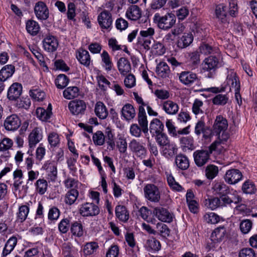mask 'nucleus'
<instances>
[{"mask_svg": "<svg viewBox=\"0 0 257 257\" xmlns=\"http://www.w3.org/2000/svg\"><path fill=\"white\" fill-rule=\"evenodd\" d=\"M138 122L142 132L144 133L148 132V122L146 113H139Z\"/></svg>", "mask_w": 257, "mask_h": 257, "instance_id": "a18cd8bd", "label": "nucleus"}, {"mask_svg": "<svg viewBox=\"0 0 257 257\" xmlns=\"http://www.w3.org/2000/svg\"><path fill=\"white\" fill-rule=\"evenodd\" d=\"M205 176L207 179L212 180L214 178L218 173V168L214 165H208L205 170Z\"/></svg>", "mask_w": 257, "mask_h": 257, "instance_id": "37998d69", "label": "nucleus"}, {"mask_svg": "<svg viewBox=\"0 0 257 257\" xmlns=\"http://www.w3.org/2000/svg\"><path fill=\"white\" fill-rule=\"evenodd\" d=\"M192 35L190 34H184L178 41V46L181 48L188 46L193 41Z\"/></svg>", "mask_w": 257, "mask_h": 257, "instance_id": "79ce46f5", "label": "nucleus"}, {"mask_svg": "<svg viewBox=\"0 0 257 257\" xmlns=\"http://www.w3.org/2000/svg\"><path fill=\"white\" fill-rule=\"evenodd\" d=\"M152 51L155 55L160 56L165 53L166 49L162 43L156 42L152 46Z\"/></svg>", "mask_w": 257, "mask_h": 257, "instance_id": "052dcab7", "label": "nucleus"}, {"mask_svg": "<svg viewBox=\"0 0 257 257\" xmlns=\"http://www.w3.org/2000/svg\"><path fill=\"white\" fill-rule=\"evenodd\" d=\"M226 229L223 226H219L215 228L212 233L210 239L213 244L221 241L224 237L226 234ZM214 247V244H212L210 247Z\"/></svg>", "mask_w": 257, "mask_h": 257, "instance_id": "6ab92c4d", "label": "nucleus"}, {"mask_svg": "<svg viewBox=\"0 0 257 257\" xmlns=\"http://www.w3.org/2000/svg\"><path fill=\"white\" fill-rule=\"evenodd\" d=\"M79 211L81 216L89 217L98 215L100 210L99 207L94 203L86 202L81 205Z\"/></svg>", "mask_w": 257, "mask_h": 257, "instance_id": "20e7f679", "label": "nucleus"}, {"mask_svg": "<svg viewBox=\"0 0 257 257\" xmlns=\"http://www.w3.org/2000/svg\"><path fill=\"white\" fill-rule=\"evenodd\" d=\"M70 220L69 219L64 218L59 222L58 224V229L62 233H66L70 227Z\"/></svg>", "mask_w": 257, "mask_h": 257, "instance_id": "e2e57ef3", "label": "nucleus"}, {"mask_svg": "<svg viewBox=\"0 0 257 257\" xmlns=\"http://www.w3.org/2000/svg\"><path fill=\"white\" fill-rule=\"evenodd\" d=\"M146 246L148 251H158L161 248V244L156 238H152L147 240Z\"/></svg>", "mask_w": 257, "mask_h": 257, "instance_id": "c03bdc74", "label": "nucleus"}, {"mask_svg": "<svg viewBox=\"0 0 257 257\" xmlns=\"http://www.w3.org/2000/svg\"><path fill=\"white\" fill-rule=\"evenodd\" d=\"M228 99V98L226 95L219 94L213 98L212 101L216 105H224L227 103Z\"/></svg>", "mask_w": 257, "mask_h": 257, "instance_id": "774afa93", "label": "nucleus"}, {"mask_svg": "<svg viewBox=\"0 0 257 257\" xmlns=\"http://www.w3.org/2000/svg\"><path fill=\"white\" fill-rule=\"evenodd\" d=\"M164 154L169 157H173L177 153L178 149L176 146L173 144H170L169 142L167 145H164Z\"/></svg>", "mask_w": 257, "mask_h": 257, "instance_id": "3c124183", "label": "nucleus"}, {"mask_svg": "<svg viewBox=\"0 0 257 257\" xmlns=\"http://www.w3.org/2000/svg\"><path fill=\"white\" fill-rule=\"evenodd\" d=\"M35 185L37 192L40 194L43 195L47 190L48 183L46 180L44 179H39L36 181Z\"/></svg>", "mask_w": 257, "mask_h": 257, "instance_id": "09e8293b", "label": "nucleus"}, {"mask_svg": "<svg viewBox=\"0 0 257 257\" xmlns=\"http://www.w3.org/2000/svg\"><path fill=\"white\" fill-rule=\"evenodd\" d=\"M29 212V208L27 205H22L19 207L18 218L21 222L26 220Z\"/></svg>", "mask_w": 257, "mask_h": 257, "instance_id": "680f3d73", "label": "nucleus"}, {"mask_svg": "<svg viewBox=\"0 0 257 257\" xmlns=\"http://www.w3.org/2000/svg\"><path fill=\"white\" fill-rule=\"evenodd\" d=\"M218 64V60L215 56H210L206 58L203 63V69L204 71H214Z\"/></svg>", "mask_w": 257, "mask_h": 257, "instance_id": "4be33fe9", "label": "nucleus"}, {"mask_svg": "<svg viewBox=\"0 0 257 257\" xmlns=\"http://www.w3.org/2000/svg\"><path fill=\"white\" fill-rule=\"evenodd\" d=\"M4 125L7 130L14 131L20 127L21 120L17 115L12 114L6 118Z\"/></svg>", "mask_w": 257, "mask_h": 257, "instance_id": "9b49d317", "label": "nucleus"}, {"mask_svg": "<svg viewBox=\"0 0 257 257\" xmlns=\"http://www.w3.org/2000/svg\"><path fill=\"white\" fill-rule=\"evenodd\" d=\"M242 190L246 194H254L256 188L254 184L250 181H246L242 186Z\"/></svg>", "mask_w": 257, "mask_h": 257, "instance_id": "8fccbe9b", "label": "nucleus"}, {"mask_svg": "<svg viewBox=\"0 0 257 257\" xmlns=\"http://www.w3.org/2000/svg\"><path fill=\"white\" fill-rule=\"evenodd\" d=\"M220 199L222 204V207L226 206L227 205H231V203L236 204L241 200V198L238 196H235L233 194L229 195V194H226L220 196Z\"/></svg>", "mask_w": 257, "mask_h": 257, "instance_id": "bb28decb", "label": "nucleus"}, {"mask_svg": "<svg viewBox=\"0 0 257 257\" xmlns=\"http://www.w3.org/2000/svg\"><path fill=\"white\" fill-rule=\"evenodd\" d=\"M34 12L36 17L40 20H47L49 17V10L46 4L43 2H39L35 5Z\"/></svg>", "mask_w": 257, "mask_h": 257, "instance_id": "1a4fd4ad", "label": "nucleus"}, {"mask_svg": "<svg viewBox=\"0 0 257 257\" xmlns=\"http://www.w3.org/2000/svg\"><path fill=\"white\" fill-rule=\"evenodd\" d=\"M43 47L48 52H55L58 47V40L53 36H47L43 40Z\"/></svg>", "mask_w": 257, "mask_h": 257, "instance_id": "6e6552de", "label": "nucleus"}, {"mask_svg": "<svg viewBox=\"0 0 257 257\" xmlns=\"http://www.w3.org/2000/svg\"><path fill=\"white\" fill-rule=\"evenodd\" d=\"M215 14L218 21L222 24L229 23L228 17L227 15L226 8L223 4H219L216 7Z\"/></svg>", "mask_w": 257, "mask_h": 257, "instance_id": "f3484780", "label": "nucleus"}, {"mask_svg": "<svg viewBox=\"0 0 257 257\" xmlns=\"http://www.w3.org/2000/svg\"><path fill=\"white\" fill-rule=\"evenodd\" d=\"M208 207L211 210H214L218 207H222V203L220 198L211 197L208 199Z\"/></svg>", "mask_w": 257, "mask_h": 257, "instance_id": "69168bd1", "label": "nucleus"}, {"mask_svg": "<svg viewBox=\"0 0 257 257\" xmlns=\"http://www.w3.org/2000/svg\"><path fill=\"white\" fill-rule=\"evenodd\" d=\"M167 0H151L150 4L151 11H156L163 8L166 5Z\"/></svg>", "mask_w": 257, "mask_h": 257, "instance_id": "5fc2aeb1", "label": "nucleus"}, {"mask_svg": "<svg viewBox=\"0 0 257 257\" xmlns=\"http://www.w3.org/2000/svg\"><path fill=\"white\" fill-rule=\"evenodd\" d=\"M13 141L8 138H5L0 142V151L4 152L9 150L13 146Z\"/></svg>", "mask_w": 257, "mask_h": 257, "instance_id": "0e129e2a", "label": "nucleus"}, {"mask_svg": "<svg viewBox=\"0 0 257 257\" xmlns=\"http://www.w3.org/2000/svg\"><path fill=\"white\" fill-rule=\"evenodd\" d=\"M213 191L217 194L222 196L226 194H229V187L223 182H216L213 186Z\"/></svg>", "mask_w": 257, "mask_h": 257, "instance_id": "c756f323", "label": "nucleus"}, {"mask_svg": "<svg viewBox=\"0 0 257 257\" xmlns=\"http://www.w3.org/2000/svg\"><path fill=\"white\" fill-rule=\"evenodd\" d=\"M154 215L162 222H171L173 217L172 214L166 208L162 207H157L153 210Z\"/></svg>", "mask_w": 257, "mask_h": 257, "instance_id": "423d86ee", "label": "nucleus"}, {"mask_svg": "<svg viewBox=\"0 0 257 257\" xmlns=\"http://www.w3.org/2000/svg\"><path fill=\"white\" fill-rule=\"evenodd\" d=\"M15 71V67L13 65H7L0 70V80L6 81L11 77Z\"/></svg>", "mask_w": 257, "mask_h": 257, "instance_id": "cd10ccee", "label": "nucleus"}, {"mask_svg": "<svg viewBox=\"0 0 257 257\" xmlns=\"http://www.w3.org/2000/svg\"><path fill=\"white\" fill-rule=\"evenodd\" d=\"M195 164L199 167L205 165L209 159V153L207 150H197L193 153Z\"/></svg>", "mask_w": 257, "mask_h": 257, "instance_id": "f8f14e48", "label": "nucleus"}, {"mask_svg": "<svg viewBox=\"0 0 257 257\" xmlns=\"http://www.w3.org/2000/svg\"><path fill=\"white\" fill-rule=\"evenodd\" d=\"M145 197L149 201L158 202L160 199V193L158 188L153 184H148L144 188Z\"/></svg>", "mask_w": 257, "mask_h": 257, "instance_id": "7ed1b4c3", "label": "nucleus"}, {"mask_svg": "<svg viewBox=\"0 0 257 257\" xmlns=\"http://www.w3.org/2000/svg\"><path fill=\"white\" fill-rule=\"evenodd\" d=\"M97 21L102 29L106 30L110 29L112 23L111 13L106 10H103L98 16Z\"/></svg>", "mask_w": 257, "mask_h": 257, "instance_id": "39448f33", "label": "nucleus"}, {"mask_svg": "<svg viewBox=\"0 0 257 257\" xmlns=\"http://www.w3.org/2000/svg\"><path fill=\"white\" fill-rule=\"evenodd\" d=\"M86 104L82 100L75 99L70 101L68 107L71 112H82L86 108Z\"/></svg>", "mask_w": 257, "mask_h": 257, "instance_id": "412c9836", "label": "nucleus"}, {"mask_svg": "<svg viewBox=\"0 0 257 257\" xmlns=\"http://www.w3.org/2000/svg\"><path fill=\"white\" fill-rule=\"evenodd\" d=\"M70 231L72 234L77 237H81L83 235L84 230L82 224L80 221H74L71 224Z\"/></svg>", "mask_w": 257, "mask_h": 257, "instance_id": "e433bc0d", "label": "nucleus"}, {"mask_svg": "<svg viewBox=\"0 0 257 257\" xmlns=\"http://www.w3.org/2000/svg\"><path fill=\"white\" fill-rule=\"evenodd\" d=\"M102 60V66L106 71H110L113 67V63L109 55L105 50L103 51L100 54Z\"/></svg>", "mask_w": 257, "mask_h": 257, "instance_id": "473e14b6", "label": "nucleus"}, {"mask_svg": "<svg viewBox=\"0 0 257 257\" xmlns=\"http://www.w3.org/2000/svg\"><path fill=\"white\" fill-rule=\"evenodd\" d=\"M48 141L51 147H56L60 144L59 136L55 132L49 134Z\"/></svg>", "mask_w": 257, "mask_h": 257, "instance_id": "4d7b16f0", "label": "nucleus"}, {"mask_svg": "<svg viewBox=\"0 0 257 257\" xmlns=\"http://www.w3.org/2000/svg\"><path fill=\"white\" fill-rule=\"evenodd\" d=\"M125 16L132 21H140L142 18V11L138 6L132 5L127 8Z\"/></svg>", "mask_w": 257, "mask_h": 257, "instance_id": "dca6fc26", "label": "nucleus"}, {"mask_svg": "<svg viewBox=\"0 0 257 257\" xmlns=\"http://www.w3.org/2000/svg\"><path fill=\"white\" fill-rule=\"evenodd\" d=\"M156 73L160 78H167L171 74V70L167 63L163 61L157 64Z\"/></svg>", "mask_w": 257, "mask_h": 257, "instance_id": "aec40b11", "label": "nucleus"}, {"mask_svg": "<svg viewBox=\"0 0 257 257\" xmlns=\"http://www.w3.org/2000/svg\"><path fill=\"white\" fill-rule=\"evenodd\" d=\"M17 243V238L13 236L10 237L5 244V247L3 251V255L5 256L10 253L14 249Z\"/></svg>", "mask_w": 257, "mask_h": 257, "instance_id": "4c0bfd02", "label": "nucleus"}, {"mask_svg": "<svg viewBox=\"0 0 257 257\" xmlns=\"http://www.w3.org/2000/svg\"><path fill=\"white\" fill-rule=\"evenodd\" d=\"M29 94L32 99L37 101H43L46 96L45 92L39 89L31 90Z\"/></svg>", "mask_w": 257, "mask_h": 257, "instance_id": "a19ab883", "label": "nucleus"}, {"mask_svg": "<svg viewBox=\"0 0 257 257\" xmlns=\"http://www.w3.org/2000/svg\"><path fill=\"white\" fill-rule=\"evenodd\" d=\"M204 219L207 223L215 224L219 221L220 217L215 213L210 212L204 215Z\"/></svg>", "mask_w": 257, "mask_h": 257, "instance_id": "13d9d810", "label": "nucleus"}, {"mask_svg": "<svg viewBox=\"0 0 257 257\" xmlns=\"http://www.w3.org/2000/svg\"><path fill=\"white\" fill-rule=\"evenodd\" d=\"M228 126L226 119L221 116H217L213 125V129L216 135H219L222 131H225Z\"/></svg>", "mask_w": 257, "mask_h": 257, "instance_id": "393cba45", "label": "nucleus"}, {"mask_svg": "<svg viewBox=\"0 0 257 257\" xmlns=\"http://www.w3.org/2000/svg\"><path fill=\"white\" fill-rule=\"evenodd\" d=\"M163 128L164 124L159 119L155 118L151 121L149 130L153 137L163 132Z\"/></svg>", "mask_w": 257, "mask_h": 257, "instance_id": "a878e982", "label": "nucleus"}, {"mask_svg": "<svg viewBox=\"0 0 257 257\" xmlns=\"http://www.w3.org/2000/svg\"><path fill=\"white\" fill-rule=\"evenodd\" d=\"M23 90L22 85L18 82L13 83L9 87L7 97L9 100H15L19 98Z\"/></svg>", "mask_w": 257, "mask_h": 257, "instance_id": "ddd939ff", "label": "nucleus"}, {"mask_svg": "<svg viewBox=\"0 0 257 257\" xmlns=\"http://www.w3.org/2000/svg\"><path fill=\"white\" fill-rule=\"evenodd\" d=\"M242 175L238 169H230L226 171L224 180L226 182L230 184H235L241 180Z\"/></svg>", "mask_w": 257, "mask_h": 257, "instance_id": "0eeeda50", "label": "nucleus"}, {"mask_svg": "<svg viewBox=\"0 0 257 257\" xmlns=\"http://www.w3.org/2000/svg\"><path fill=\"white\" fill-rule=\"evenodd\" d=\"M227 83L230 86V90L238 91L240 90V82L235 73L232 72L227 77Z\"/></svg>", "mask_w": 257, "mask_h": 257, "instance_id": "c85d7f7f", "label": "nucleus"}, {"mask_svg": "<svg viewBox=\"0 0 257 257\" xmlns=\"http://www.w3.org/2000/svg\"><path fill=\"white\" fill-rule=\"evenodd\" d=\"M79 89L76 86H70L63 91L64 97L68 99H73L79 95Z\"/></svg>", "mask_w": 257, "mask_h": 257, "instance_id": "58836bf2", "label": "nucleus"}, {"mask_svg": "<svg viewBox=\"0 0 257 257\" xmlns=\"http://www.w3.org/2000/svg\"><path fill=\"white\" fill-rule=\"evenodd\" d=\"M98 247L95 242L87 243L84 246L83 252L85 255H90L93 253Z\"/></svg>", "mask_w": 257, "mask_h": 257, "instance_id": "864d4df0", "label": "nucleus"}, {"mask_svg": "<svg viewBox=\"0 0 257 257\" xmlns=\"http://www.w3.org/2000/svg\"><path fill=\"white\" fill-rule=\"evenodd\" d=\"M97 80L99 87L103 91L107 89V87L111 86L110 82L103 75H99L97 77Z\"/></svg>", "mask_w": 257, "mask_h": 257, "instance_id": "bf43d9fd", "label": "nucleus"}, {"mask_svg": "<svg viewBox=\"0 0 257 257\" xmlns=\"http://www.w3.org/2000/svg\"><path fill=\"white\" fill-rule=\"evenodd\" d=\"M221 133V135H220V134L217 135L218 136V140L215 141L209 147L211 152L213 151H215L217 146L220 144H223L229 138V135L227 133L225 132V131H222Z\"/></svg>", "mask_w": 257, "mask_h": 257, "instance_id": "f704fd0d", "label": "nucleus"}, {"mask_svg": "<svg viewBox=\"0 0 257 257\" xmlns=\"http://www.w3.org/2000/svg\"><path fill=\"white\" fill-rule=\"evenodd\" d=\"M197 75L190 71H182L179 74V80L181 83L186 85H191L193 84Z\"/></svg>", "mask_w": 257, "mask_h": 257, "instance_id": "5701e85b", "label": "nucleus"}, {"mask_svg": "<svg viewBox=\"0 0 257 257\" xmlns=\"http://www.w3.org/2000/svg\"><path fill=\"white\" fill-rule=\"evenodd\" d=\"M79 192L75 188L71 189L65 194L64 202L66 204L71 205L73 204L78 198Z\"/></svg>", "mask_w": 257, "mask_h": 257, "instance_id": "72a5a7b5", "label": "nucleus"}, {"mask_svg": "<svg viewBox=\"0 0 257 257\" xmlns=\"http://www.w3.org/2000/svg\"><path fill=\"white\" fill-rule=\"evenodd\" d=\"M229 7V15L232 17H235L238 14L237 0H228Z\"/></svg>", "mask_w": 257, "mask_h": 257, "instance_id": "338daca9", "label": "nucleus"}, {"mask_svg": "<svg viewBox=\"0 0 257 257\" xmlns=\"http://www.w3.org/2000/svg\"><path fill=\"white\" fill-rule=\"evenodd\" d=\"M92 139L95 145L101 146L104 143L105 136L101 131H98L93 134Z\"/></svg>", "mask_w": 257, "mask_h": 257, "instance_id": "6e6d98bb", "label": "nucleus"}, {"mask_svg": "<svg viewBox=\"0 0 257 257\" xmlns=\"http://www.w3.org/2000/svg\"><path fill=\"white\" fill-rule=\"evenodd\" d=\"M26 29L27 32L31 35L36 36L40 31V27L38 22L30 20L26 22Z\"/></svg>", "mask_w": 257, "mask_h": 257, "instance_id": "7c9ffc66", "label": "nucleus"}, {"mask_svg": "<svg viewBox=\"0 0 257 257\" xmlns=\"http://www.w3.org/2000/svg\"><path fill=\"white\" fill-rule=\"evenodd\" d=\"M69 82V79L64 74L59 75L55 79V84L58 88L63 89L65 87Z\"/></svg>", "mask_w": 257, "mask_h": 257, "instance_id": "de8ad7c7", "label": "nucleus"}, {"mask_svg": "<svg viewBox=\"0 0 257 257\" xmlns=\"http://www.w3.org/2000/svg\"><path fill=\"white\" fill-rule=\"evenodd\" d=\"M117 65L118 71L122 75H127L131 72L130 62L125 58H120L117 62Z\"/></svg>", "mask_w": 257, "mask_h": 257, "instance_id": "b1692460", "label": "nucleus"}, {"mask_svg": "<svg viewBox=\"0 0 257 257\" xmlns=\"http://www.w3.org/2000/svg\"><path fill=\"white\" fill-rule=\"evenodd\" d=\"M180 147L184 151L195 149L194 140L191 136H181L179 139Z\"/></svg>", "mask_w": 257, "mask_h": 257, "instance_id": "a211bd4d", "label": "nucleus"}, {"mask_svg": "<svg viewBox=\"0 0 257 257\" xmlns=\"http://www.w3.org/2000/svg\"><path fill=\"white\" fill-rule=\"evenodd\" d=\"M129 148L135 155L141 158H144L147 153V150L142 144L136 140H133L129 144Z\"/></svg>", "mask_w": 257, "mask_h": 257, "instance_id": "9d476101", "label": "nucleus"}, {"mask_svg": "<svg viewBox=\"0 0 257 257\" xmlns=\"http://www.w3.org/2000/svg\"><path fill=\"white\" fill-rule=\"evenodd\" d=\"M43 138L42 129L40 127H35L30 134L28 140L29 145L30 148H34L36 144L39 143Z\"/></svg>", "mask_w": 257, "mask_h": 257, "instance_id": "4468645a", "label": "nucleus"}, {"mask_svg": "<svg viewBox=\"0 0 257 257\" xmlns=\"http://www.w3.org/2000/svg\"><path fill=\"white\" fill-rule=\"evenodd\" d=\"M195 134L198 137L202 134V140L206 142H210L213 136L216 135L214 129L206 126L204 121H198L195 127Z\"/></svg>", "mask_w": 257, "mask_h": 257, "instance_id": "f03ea898", "label": "nucleus"}, {"mask_svg": "<svg viewBox=\"0 0 257 257\" xmlns=\"http://www.w3.org/2000/svg\"><path fill=\"white\" fill-rule=\"evenodd\" d=\"M175 163L177 166L182 170H185L189 167V162L188 158L182 154H179L176 156Z\"/></svg>", "mask_w": 257, "mask_h": 257, "instance_id": "c9c22d12", "label": "nucleus"}, {"mask_svg": "<svg viewBox=\"0 0 257 257\" xmlns=\"http://www.w3.org/2000/svg\"><path fill=\"white\" fill-rule=\"evenodd\" d=\"M76 57L79 62L85 67H89L92 63L89 52L83 48L76 51Z\"/></svg>", "mask_w": 257, "mask_h": 257, "instance_id": "2eb2a0df", "label": "nucleus"}, {"mask_svg": "<svg viewBox=\"0 0 257 257\" xmlns=\"http://www.w3.org/2000/svg\"><path fill=\"white\" fill-rule=\"evenodd\" d=\"M176 16L171 13H168L164 16H161L159 13H156L153 17V21L158 27L164 30L171 28L176 23Z\"/></svg>", "mask_w": 257, "mask_h": 257, "instance_id": "f257e3e1", "label": "nucleus"}, {"mask_svg": "<svg viewBox=\"0 0 257 257\" xmlns=\"http://www.w3.org/2000/svg\"><path fill=\"white\" fill-rule=\"evenodd\" d=\"M115 214L117 218L121 221L126 222L129 218V213L124 206L117 205L115 207Z\"/></svg>", "mask_w": 257, "mask_h": 257, "instance_id": "2f4dec72", "label": "nucleus"}, {"mask_svg": "<svg viewBox=\"0 0 257 257\" xmlns=\"http://www.w3.org/2000/svg\"><path fill=\"white\" fill-rule=\"evenodd\" d=\"M163 108L166 112H177L179 106L175 102L171 100H168L164 103Z\"/></svg>", "mask_w": 257, "mask_h": 257, "instance_id": "49530a36", "label": "nucleus"}, {"mask_svg": "<svg viewBox=\"0 0 257 257\" xmlns=\"http://www.w3.org/2000/svg\"><path fill=\"white\" fill-rule=\"evenodd\" d=\"M193 84H195L194 87H196L198 88L195 89V91L201 92V91H208L211 92L213 93H217L219 91V88L217 87H210L207 88H200L201 86L202 82L201 79L197 76H196L195 80H194Z\"/></svg>", "mask_w": 257, "mask_h": 257, "instance_id": "ea45409f", "label": "nucleus"}, {"mask_svg": "<svg viewBox=\"0 0 257 257\" xmlns=\"http://www.w3.org/2000/svg\"><path fill=\"white\" fill-rule=\"evenodd\" d=\"M154 137H155L158 144L161 147H164V145L168 144L169 142L167 135L163 133V132L157 134Z\"/></svg>", "mask_w": 257, "mask_h": 257, "instance_id": "603ef678", "label": "nucleus"}]
</instances>
